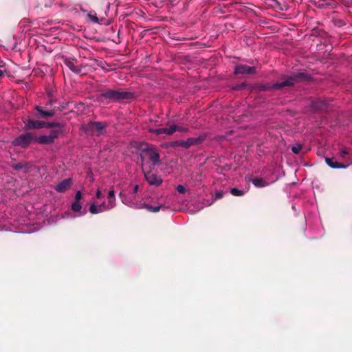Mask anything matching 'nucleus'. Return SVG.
I'll use <instances>...</instances> for the list:
<instances>
[{"label":"nucleus","mask_w":352,"mask_h":352,"mask_svg":"<svg viewBox=\"0 0 352 352\" xmlns=\"http://www.w3.org/2000/svg\"><path fill=\"white\" fill-rule=\"evenodd\" d=\"M140 157L142 164H144L146 157H148L152 162L151 166L154 168L155 165L161 164L160 155L157 148L148 144H144L142 146Z\"/></svg>","instance_id":"obj_3"},{"label":"nucleus","mask_w":352,"mask_h":352,"mask_svg":"<svg viewBox=\"0 0 352 352\" xmlns=\"http://www.w3.org/2000/svg\"><path fill=\"white\" fill-rule=\"evenodd\" d=\"M230 193L234 196H243L244 195V191L236 188H233L230 190Z\"/></svg>","instance_id":"obj_26"},{"label":"nucleus","mask_w":352,"mask_h":352,"mask_svg":"<svg viewBox=\"0 0 352 352\" xmlns=\"http://www.w3.org/2000/svg\"><path fill=\"white\" fill-rule=\"evenodd\" d=\"M138 190H139V186L135 185L133 187V194H136L138 192Z\"/></svg>","instance_id":"obj_38"},{"label":"nucleus","mask_w":352,"mask_h":352,"mask_svg":"<svg viewBox=\"0 0 352 352\" xmlns=\"http://www.w3.org/2000/svg\"><path fill=\"white\" fill-rule=\"evenodd\" d=\"M56 111L54 109H48L47 107L36 105L34 109L32 115L37 119H43L53 117Z\"/></svg>","instance_id":"obj_6"},{"label":"nucleus","mask_w":352,"mask_h":352,"mask_svg":"<svg viewBox=\"0 0 352 352\" xmlns=\"http://www.w3.org/2000/svg\"><path fill=\"white\" fill-rule=\"evenodd\" d=\"M72 184V179L67 178L57 184L55 187V190L58 192H64L71 187Z\"/></svg>","instance_id":"obj_11"},{"label":"nucleus","mask_w":352,"mask_h":352,"mask_svg":"<svg viewBox=\"0 0 352 352\" xmlns=\"http://www.w3.org/2000/svg\"><path fill=\"white\" fill-rule=\"evenodd\" d=\"M206 138V134L200 135L197 138H189L186 140H183L184 148H189L192 146L199 145L204 142Z\"/></svg>","instance_id":"obj_9"},{"label":"nucleus","mask_w":352,"mask_h":352,"mask_svg":"<svg viewBox=\"0 0 352 352\" xmlns=\"http://www.w3.org/2000/svg\"><path fill=\"white\" fill-rule=\"evenodd\" d=\"M256 73V69L255 67H250L247 65H239L234 67V74L235 75L243 74V75H251Z\"/></svg>","instance_id":"obj_8"},{"label":"nucleus","mask_w":352,"mask_h":352,"mask_svg":"<svg viewBox=\"0 0 352 352\" xmlns=\"http://www.w3.org/2000/svg\"><path fill=\"white\" fill-rule=\"evenodd\" d=\"M95 135H100L105 133V129L107 124L104 122H93Z\"/></svg>","instance_id":"obj_13"},{"label":"nucleus","mask_w":352,"mask_h":352,"mask_svg":"<svg viewBox=\"0 0 352 352\" xmlns=\"http://www.w3.org/2000/svg\"><path fill=\"white\" fill-rule=\"evenodd\" d=\"M81 208H82V206H81V204H80V202L75 201L72 205V210L74 212H79V211H80Z\"/></svg>","instance_id":"obj_28"},{"label":"nucleus","mask_w":352,"mask_h":352,"mask_svg":"<svg viewBox=\"0 0 352 352\" xmlns=\"http://www.w3.org/2000/svg\"><path fill=\"white\" fill-rule=\"evenodd\" d=\"M77 60L75 59L65 58V65L69 68L71 71L76 74H80L82 72V66L81 65H76Z\"/></svg>","instance_id":"obj_10"},{"label":"nucleus","mask_w":352,"mask_h":352,"mask_svg":"<svg viewBox=\"0 0 352 352\" xmlns=\"http://www.w3.org/2000/svg\"><path fill=\"white\" fill-rule=\"evenodd\" d=\"M170 146L171 147L181 146V147L184 148L183 140H176V141L171 142H170Z\"/></svg>","instance_id":"obj_29"},{"label":"nucleus","mask_w":352,"mask_h":352,"mask_svg":"<svg viewBox=\"0 0 352 352\" xmlns=\"http://www.w3.org/2000/svg\"><path fill=\"white\" fill-rule=\"evenodd\" d=\"M82 130L89 135H95L94 128L93 125V122H90L87 124H85L82 126Z\"/></svg>","instance_id":"obj_19"},{"label":"nucleus","mask_w":352,"mask_h":352,"mask_svg":"<svg viewBox=\"0 0 352 352\" xmlns=\"http://www.w3.org/2000/svg\"><path fill=\"white\" fill-rule=\"evenodd\" d=\"M88 16L92 22L98 23V18L97 17L96 14H92L91 13H89Z\"/></svg>","instance_id":"obj_32"},{"label":"nucleus","mask_w":352,"mask_h":352,"mask_svg":"<svg viewBox=\"0 0 352 352\" xmlns=\"http://www.w3.org/2000/svg\"><path fill=\"white\" fill-rule=\"evenodd\" d=\"M177 191L179 193H185L186 191V189L184 186L178 185L177 186Z\"/></svg>","instance_id":"obj_33"},{"label":"nucleus","mask_w":352,"mask_h":352,"mask_svg":"<svg viewBox=\"0 0 352 352\" xmlns=\"http://www.w3.org/2000/svg\"><path fill=\"white\" fill-rule=\"evenodd\" d=\"M163 207L162 205L157 206H153L148 204L145 205V208L151 212H157L160 210V209Z\"/></svg>","instance_id":"obj_22"},{"label":"nucleus","mask_w":352,"mask_h":352,"mask_svg":"<svg viewBox=\"0 0 352 352\" xmlns=\"http://www.w3.org/2000/svg\"><path fill=\"white\" fill-rule=\"evenodd\" d=\"M82 199V194L80 190L77 191L75 195V201L80 202Z\"/></svg>","instance_id":"obj_34"},{"label":"nucleus","mask_w":352,"mask_h":352,"mask_svg":"<svg viewBox=\"0 0 352 352\" xmlns=\"http://www.w3.org/2000/svg\"><path fill=\"white\" fill-rule=\"evenodd\" d=\"M166 134L168 135H172L173 134L175 131H177V125L176 124H173L171 126H170L169 128H166Z\"/></svg>","instance_id":"obj_31"},{"label":"nucleus","mask_w":352,"mask_h":352,"mask_svg":"<svg viewBox=\"0 0 352 352\" xmlns=\"http://www.w3.org/2000/svg\"><path fill=\"white\" fill-rule=\"evenodd\" d=\"M248 86L246 82H241L240 84L235 85L232 87V90H242Z\"/></svg>","instance_id":"obj_27"},{"label":"nucleus","mask_w":352,"mask_h":352,"mask_svg":"<svg viewBox=\"0 0 352 352\" xmlns=\"http://www.w3.org/2000/svg\"><path fill=\"white\" fill-rule=\"evenodd\" d=\"M108 204H107L106 209H113L116 206V196L115 191L113 189H111L109 191L108 195Z\"/></svg>","instance_id":"obj_15"},{"label":"nucleus","mask_w":352,"mask_h":352,"mask_svg":"<svg viewBox=\"0 0 352 352\" xmlns=\"http://www.w3.org/2000/svg\"><path fill=\"white\" fill-rule=\"evenodd\" d=\"M9 71L6 67V63L0 60V78L3 77L6 74H8Z\"/></svg>","instance_id":"obj_23"},{"label":"nucleus","mask_w":352,"mask_h":352,"mask_svg":"<svg viewBox=\"0 0 352 352\" xmlns=\"http://www.w3.org/2000/svg\"><path fill=\"white\" fill-rule=\"evenodd\" d=\"M177 131L186 133L188 131V129L177 125Z\"/></svg>","instance_id":"obj_36"},{"label":"nucleus","mask_w":352,"mask_h":352,"mask_svg":"<svg viewBox=\"0 0 352 352\" xmlns=\"http://www.w3.org/2000/svg\"><path fill=\"white\" fill-rule=\"evenodd\" d=\"M32 142H34V134L32 132H28L16 137L12 141V144L15 146L27 148Z\"/></svg>","instance_id":"obj_5"},{"label":"nucleus","mask_w":352,"mask_h":352,"mask_svg":"<svg viewBox=\"0 0 352 352\" xmlns=\"http://www.w3.org/2000/svg\"><path fill=\"white\" fill-rule=\"evenodd\" d=\"M34 142L40 144H52V141L48 135H40L36 136L34 135Z\"/></svg>","instance_id":"obj_16"},{"label":"nucleus","mask_w":352,"mask_h":352,"mask_svg":"<svg viewBox=\"0 0 352 352\" xmlns=\"http://www.w3.org/2000/svg\"><path fill=\"white\" fill-rule=\"evenodd\" d=\"M34 119H28L24 120V127L23 129L25 130H32V129H40L45 128V121H41Z\"/></svg>","instance_id":"obj_7"},{"label":"nucleus","mask_w":352,"mask_h":352,"mask_svg":"<svg viewBox=\"0 0 352 352\" xmlns=\"http://www.w3.org/2000/svg\"><path fill=\"white\" fill-rule=\"evenodd\" d=\"M223 192L222 191H217L215 192V199H220L223 197Z\"/></svg>","instance_id":"obj_37"},{"label":"nucleus","mask_w":352,"mask_h":352,"mask_svg":"<svg viewBox=\"0 0 352 352\" xmlns=\"http://www.w3.org/2000/svg\"><path fill=\"white\" fill-rule=\"evenodd\" d=\"M62 132H63V129L52 130L50 131V134L48 135V136L50 137V138L51 139V140L54 143V140L56 138H57L58 137L59 134H60Z\"/></svg>","instance_id":"obj_21"},{"label":"nucleus","mask_w":352,"mask_h":352,"mask_svg":"<svg viewBox=\"0 0 352 352\" xmlns=\"http://www.w3.org/2000/svg\"><path fill=\"white\" fill-rule=\"evenodd\" d=\"M302 148V146L300 144H296L292 146L291 150L295 154H298Z\"/></svg>","instance_id":"obj_25"},{"label":"nucleus","mask_w":352,"mask_h":352,"mask_svg":"<svg viewBox=\"0 0 352 352\" xmlns=\"http://www.w3.org/2000/svg\"><path fill=\"white\" fill-rule=\"evenodd\" d=\"M96 197H97L98 199H100V198L101 197V196H102V192H101V191H100V190H98L96 191Z\"/></svg>","instance_id":"obj_39"},{"label":"nucleus","mask_w":352,"mask_h":352,"mask_svg":"<svg viewBox=\"0 0 352 352\" xmlns=\"http://www.w3.org/2000/svg\"><path fill=\"white\" fill-rule=\"evenodd\" d=\"M13 167L15 170H19L25 167V166L22 163H18V164H15Z\"/></svg>","instance_id":"obj_35"},{"label":"nucleus","mask_w":352,"mask_h":352,"mask_svg":"<svg viewBox=\"0 0 352 352\" xmlns=\"http://www.w3.org/2000/svg\"><path fill=\"white\" fill-rule=\"evenodd\" d=\"M45 128H59L58 129H63L64 128V124L56 122H45Z\"/></svg>","instance_id":"obj_20"},{"label":"nucleus","mask_w":352,"mask_h":352,"mask_svg":"<svg viewBox=\"0 0 352 352\" xmlns=\"http://www.w3.org/2000/svg\"><path fill=\"white\" fill-rule=\"evenodd\" d=\"M309 79V76L305 72L293 73L287 76L286 79L280 82L270 85H262L259 86L260 90H271V89H281L285 87H292L296 82L301 80H307Z\"/></svg>","instance_id":"obj_1"},{"label":"nucleus","mask_w":352,"mask_h":352,"mask_svg":"<svg viewBox=\"0 0 352 352\" xmlns=\"http://www.w3.org/2000/svg\"><path fill=\"white\" fill-rule=\"evenodd\" d=\"M349 154V151L346 148H342L338 153V155L340 158L344 159Z\"/></svg>","instance_id":"obj_30"},{"label":"nucleus","mask_w":352,"mask_h":352,"mask_svg":"<svg viewBox=\"0 0 352 352\" xmlns=\"http://www.w3.org/2000/svg\"><path fill=\"white\" fill-rule=\"evenodd\" d=\"M166 131H167L166 128H159V129H149V131L151 133H155L156 135H161L163 133L166 134Z\"/></svg>","instance_id":"obj_24"},{"label":"nucleus","mask_w":352,"mask_h":352,"mask_svg":"<svg viewBox=\"0 0 352 352\" xmlns=\"http://www.w3.org/2000/svg\"><path fill=\"white\" fill-rule=\"evenodd\" d=\"M107 204L103 202L99 206H96L95 204H92L89 207V212L93 214L103 212L104 211L110 210V209H106Z\"/></svg>","instance_id":"obj_14"},{"label":"nucleus","mask_w":352,"mask_h":352,"mask_svg":"<svg viewBox=\"0 0 352 352\" xmlns=\"http://www.w3.org/2000/svg\"><path fill=\"white\" fill-rule=\"evenodd\" d=\"M100 97L106 100L107 103L121 102L124 100L133 99L135 98V94L125 91L123 89H107L100 94Z\"/></svg>","instance_id":"obj_2"},{"label":"nucleus","mask_w":352,"mask_h":352,"mask_svg":"<svg viewBox=\"0 0 352 352\" xmlns=\"http://www.w3.org/2000/svg\"><path fill=\"white\" fill-rule=\"evenodd\" d=\"M53 102H54V100H52V99H51V100H50L47 102V103L46 104V106H45V107H47V105H52V104H53Z\"/></svg>","instance_id":"obj_40"},{"label":"nucleus","mask_w":352,"mask_h":352,"mask_svg":"<svg viewBox=\"0 0 352 352\" xmlns=\"http://www.w3.org/2000/svg\"><path fill=\"white\" fill-rule=\"evenodd\" d=\"M153 168H154L151 166H148L147 168L145 164H142V169L144 173L145 180L150 185L159 186L162 184L163 179L160 175H157L153 172Z\"/></svg>","instance_id":"obj_4"},{"label":"nucleus","mask_w":352,"mask_h":352,"mask_svg":"<svg viewBox=\"0 0 352 352\" xmlns=\"http://www.w3.org/2000/svg\"><path fill=\"white\" fill-rule=\"evenodd\" d=\"M324 160L326 164L331 168H346L349 166V164L345 165L342 163L336 161L333 157H325Z\"/></svg>","instance_id":"obj_12"},{"label":"nucleus","mask_w":352,"mask_h":352,"mask_svg":"<svg viewBox=\"0 0 352 352\" xmlns=\"http://www.w3.org/2000/svg\"><path fill=\"white\" fill-rule=\"evenodd\" d=\"M252 183L258 188L265 187L268 185V182H267L264 179L261 177H254L250 180Z\"/></svg>","instance_id":"obj_18"},{"label":"nucleus","mask_w":352,"mask_h":352,"mask_svg":"<svg viewBox=\"0 0 352 352\" xmlns=\"http://www.w3.org/2000/svg\"><path fill=\"white\" fill-rule=\"evenodd\" d=\"M313 108L316 111H324L327 110V102L323 100H316L312 103Z\"/></svg>","instance_id":"obj_17"}]
</instances>
